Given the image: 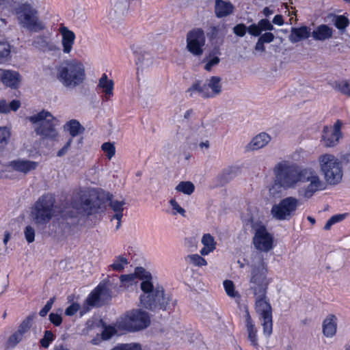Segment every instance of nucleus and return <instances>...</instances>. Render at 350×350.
Instances as JSON below:
<instances>
[{
  "instance_id": "f257e3e1",
  "label": "nucleus",
  "mask_w": 350,
  "mask_h": 350,
  "mask_svg": "<svg viewBox=\"0 0 350 350\" xmlns=\"http://www.w3.org/2000/svg\"><path fill=\"white\" fill-rule=\"evenodd\" d=\"M275 183L284 189H295L299 183H308L302 188L301 196L309 199L325 189V183L311 167H301L295 163L284 160L273 168Z\"/></svg>"
},
{
  "instance_id": "f03ea898",
  "label": "nucleus",
  "mask_w": 350,
  "mask_h": 350,
  "mask_svg": "<svg viewBox=\"0 0 350 350\" xmlns=\"http://www.w3.org/2000/svg\"><path fill=\"white\" fill-rule=\"evenodd\" d=\"M112 198L113 195L108 191L102 189H88L82 191L80 193L79 202L74 201L72 204L80 213L91 215L104 211L105 204L109 202L110 208L115 213L112 219H122L125 202L124 200H113Z\"/></svg>"
},
{
  "instance_id": "7ed1b4c3",
  "label": "nucleus",
  "mask_w": 350,
  "mask_h": 350,
  "mask_svg": "<svg viewBox=\"0 0 350 350\" xmlns=\"http://www.w3.org/2000/svg\"><path fill=\"white\" fill-rule=\"evenodd\" d=\"M135 275L143 280L140 286L144 294L140 296V302L145 308L150 310H167L174 306L170 296L165 293L162 286L154 287L150 273L143 267H137Z\"/></svg>"
},
{
  "instance_id": "20e7f679",
  "label": "nucleus",
  "mask_w": 350,
  "mask_h": 350,
  "mask_svg": "<svg viewBox=\"0 0 350 350\" xmlns=\"http://www.w3.org/2000/svg\"><path fill=\"white\" fill-rule=\"evenodd\" d=\"M247 265L250 268L249 290L252 293L268 291L271 280L267 278L268 266L263 256L260 254H252Z\"/></svg>"
},
{
  "instance_id": "39448f33",
  "label": "nucleus",
  "mask_w": 350,
  "mask_h": 350,
  "mask_svg": "<svg viewBox=\"0 0 350 350\" xmlns=\"http://www.w3.org/2000/svg\"><path fill=\"white\" fill-rule=\"evenodd\" d=\"M56 77L64 87L74 88L84 81L85 68L76 59L66 61L57 68Z\"/></svg>"
},
{
  "instance_id": "423d86ee",
  "label": "nucleus",
  "mask_w": 350,
  "mask_h": 350,
  "mask_svg": "<svg viewBox=\"0 0 350 350\" xmlns=\"http://www.w3.org/2000/svg\"><path fill=\"white\" fill-rule=\"evenodd\" d=\"M254 297V308L261 320L263 334L269 337L273 332L272 307L267 291L252 293Z\"/></svg>"
},
{
  "instance_id": "0eeeda50",
  "label": "nucleus",
  "mask_w": 350,
  "mask_h": 350,
  "mask_svg": "<svg viewBox=\"0 0 350 350\" xmlns=\"http://www.w3.org/2000/svg\"><path fill=\"white\" fill-rule=\"evenodd\" d=\"M27 120L33 124H37L35 132L42 138L54 139L57 133L55 129V121L56 118L48 111H41L27 117Z\"/></svg>"
},
{
  "instance_id": "6e6552de",
  "label": "nucleus",
  "mask_w": 350,
  "mask_h": 350,
  "mask_svg": "<svg viewBox=\"0 0 350 350\" xmlns=\"http://www.w3.org/2000/svg\"><path fill=\"white\" fill-rule=\"evenodd\" d=\"M18 23L31 32H40L46 25L38 16V12L29 3H24L16 10Z\"/></svg>"
},
{
  "instance_id": "1a4fd4ad",
  "label": "nucleus",
  "mask_w": 350,
  "mask_h": 350,
  "mask_svg": "<svg viewBox=\"0 0 350 350\" xmlns=\"http://www.w3.org/2000/svg\"><path fill=\"white\" fill-rule=\"evenodd\" d=\"M250 221L254 234L252 243L254 248L261 252H269L274 247L273 234L268 231L266 226L261 221L252 218Z\"/></svg>"
},
{
  "instance_id": "9d476101",
  "label": "nucleus",
  "mask_w": 350,
  "mask_h": 350,
  "mask_svg": "<svg viewBox=\"0 0 350 350\" xmlns=\"http://www.w3.org/2000/svg\"><path fill=\"white\" fill-rule=\"evenodd\" d=\"M150 322L148 312L142 310H134L118 319L116 327L120 330L136 332L146 328Z\"/></svg>"
},
{
  "instance_id": "9b49d317",
  "label": "nucleus",
  "mask_w": 350,
  "mask_h": 350,
  "mask_svg": "<svg viewBox=\"0 0 350 350\" xmlns=\"http://www.w3.org/2000/svg\"><path fill=\"white\" fill-rule=\"evenodd\" d=\"M55 197L51 193L41 196L34 204L31 215L37 224H46L53 217Z\"/></svg>"
},
{
  "instance_id": "f8f14e48",
  "label": "nucleus",
  "mask_w": 350,
  "mask_h": 350,
  "mask_svg": "<svg viewBox=\"0 0 350 350\" xmlns=\"http://www.w3.org/2000/svg\"><path fill=\"white\" fill-rule=\"evenodd\" d=\"M321 170L326 181L331 185L338 183L342 177V164L338 159L330 154L319 157Z\"/></svg>"
},
{
  "instance_id": "ddd939ff",
  "label": "nucleus",
  "mask_w": 350,
  "mask_h": 350,
  "mask_svg": "<svg viewBox=\"0 0 350 350\" xmlns=\"http://www.w3.org/2000/svg\"><path fill=\"white\" fill-rule=\"evenodd\" d=\"M221 92V79L217 76L211 77L203 84L200 81H197L187 91L190 97H193L194 94L198 92L204 98H214Z\"/></svg>"
},
{
  "instance_id": "4468645a",
  "label": "nucleus",
  "mask_w": 350,
  "mask_h": 350,
  "mask_svg": "<svg viewBox=\"0 0 350 350\" xmlns=\"http://www.w3.org/2000/svg\"><path fill=\"white\" fill-rule=\"evenodd\" d=\"M299 205V200L296 198L286 197L278 204L273 205L271 214L277 220H289L295 215Z\"/></svg>"
},
{
  "instance_id": "2eb2a0df",
  "label": "nucleus",
  "mask_w": 350,
  "mask_h": 350,
  "mask_svg": "<svg viewBox=\"0 0 350 350\" xmlns=\"http://www.w3.org/2000/svg\"><path fill=\"white\" fill-rule=\"evenodd\" d=\"M187 49L194 56H200L204 51L206 38L201 28H194L187 34Z\"/></svg>"
},
{
  "instance_id": "dca6fc26",
  "label": "nucleus",
  "mask_w": 350,
  "mask_h": 350,
  "mask_svg": "<svg viewBox=\"0 0 350 350\" xmlns=\"http://www.w3.org/2000/svg\"><path fill=\"white\" fill-rule=\"evenodd\" d=\"M342 123L337 120L333 127L325 126L323 130L322 141L327 147H333L336 146L342 137L341 126Z\"/></svg>"
},
{
  "instance_id": "f3484780",
  "label": "nucleus",
  "mask_w": 350,
  "mask_h": 350,
  "mask_svg": "<svg viewBox=\"0 0 350 350\" xmlns=\"http://www.w3.org/2000/svg\"><path fill=\"white\" fill-rule=\"evenodd\" d=\"M109 290L105 283L100 282L88 296L86 303L94 307L101 305V298L109 295Z\"/></svg>"
},
{
  "instance_id": "a211bd4d",
  "label": "nucleus",
  "mask_w": 350,
  "mask_h": 350,
  "mask_svg": "<svg viewBox=\"0 0 350 350\" xmlns=\"http://www.w3.org/2000/svg\"><path fill=\"white\" fill-rule=\"evenodd\" d=\"M32 45L38 50L43 52H55L58 47L51 40V34L40 35L33 38Z\"/></svg>"
},
{
  "instance_id": "6ab92c4d",
  "label": "nucleus",
  "mask_w": 350,
  "mask_h": 350,
  "mask_svg": "<svg viewBox=\"0 0 350 350\" xmlns=\"http://www.w3.org/2000/svg\"><path fill=\"white\" fill-rule=\"evenodd\" d=\"M8 166L16 172L27 174L35 170L38 166V163L24 159H18L10 161Z\"/></svg>"
},
{
  "instance_id": "aec40b11",
  "label": "nucleus",
  "mask_w": 350,
  "mask_h": 350,
  "mask_svg": "<svg viewBox=\"0 0 350 350\" xmlns=\"http://www.w3.org/2000/svg\"><path fill=\"white\" fill-rule=\"evenodd\" d=\"M0 81L5 86L16 89L21 81V75L15 70L0 68Z\"/></svg>"
},
{
  "instance_id": "412c9836",
  "label": "nucleus",
  "mask_w": 350,
  "mask_h": 350,
  "mask_svg": "<svg viewBox=\"0 0 350 350\" xmlns=\"http://www.w3.org/2000/svg\"><path fill=\"white\" fill-rule=\"evenodd\" d=\"M59 31L62 36V44L63 52L68 54L72 49L75 40V34L72 31L68 29L65 26L60 27Z\"/></svg>"
},
{
  "instance_id": "4be33fe9",
  "label": "nucleus",
  "mask_w": 350,
  "mask_h": 350,
  "mask_svg": "<svg viewBox=\"0 0 350 350\" xmlns=\"http://www.w3.org/2000/svg\"><path fill=\"white\" fill-rule=\"evenodd\" d=\"M131 49L135 55L136 64L139 67H148L152 64V57L150 53L135 45Z\"/></svg>"
},
{
  "instance_id": "5701e85b",
  "label": "nucleus",
  "mask_w": 350,
  "mask_h": 350,
  "mask_svg": "<svg viewBox=\"0 0 350 350\" xmlns=\"http://www.w3.org/2000/svg\"><path fill=\"white\" fill-rule=\"evenodd\" d=\"M310 30L309 27L305 25L299 27H292L288 36V40L294 44L306 40L311 36Z\"/></svg>"
},
{
  "instance_id": "b1692460",
  "label": "nucleus",
  "mask_w": 350,
  "mask_h": 350,
  "mask_svg": "<svg viewBox=\"0 0 350 350\" xmlns=\"http://www.w3.org/2000/svg\"><path fill=\"white\" fill-rule=\"evenodd\" d=\"M322 331L327 338L334 337L337 331V318L334 314H329L323 321Z\"/></svg>"
},
{
  "instance_id": "393cba45",
  "label": "nucleus",
  "mask_w": 350,
  "mask_h": 350,
  "mask_svg": "<svg viewBox=\"0 0 350 350\" xmlns=\"http://www.w3.org/2000/svg\"><path fill=\"white\" fill-rule=\"evenodd\" d=\"M234 5L230 1L216 0L215 4V16L220 18L228 16L233 13Z\"/></svg>"
},
{
  "instance_id": "a878e982",
  "label": "nucleus",
  "mask_w": 350,
  "mask_h": 350,
  "mask_svg": "<svg viewBox=\"0 0 350 350\" xmlns=\"http://www.w3.org/2000/svg\"><path fill=\"white\" fill-rule=\"evenodd\" d=\"M311 36L314 40L325 41L332 37L333 29L327 25H320L311 32Z\"/></svg>"
},
{
  "instance_id": "bb28decb",
  "label": "nucleus",
  "mask_w": 350,
  "mask_h": 350,
  "mask_svg": "<svg viewBox=\"0 0 350 350\" xmlns=\"http://www.w3.org/2000/svg\"><path fill=\"white\" fill-rule=\"evenodd\" d=\"M245 325L248 332V339L251 345L256 348L258 347V330L248 311L246 312L245 314Z\"/></svg>"
},
{
  "instance_id": "cd10ccee",
  "label": "nucleus",
  "mask_w": 350,
  "mask_h": 350,
  "mask_svg": "<svg viewBox=\"0 0 350 350\" xmlns=\"http://www.w3.org/2000/svg\"><path fill=\"white\" fill-rule=\"evenodd\" d=\"M271 140L270 136L266 133H260L254 137L247 146L248 150H256L265 147Z\"/></svg>"
},
{
  "instance_id": "c85d7f7f",
  "label": "nucleus",
  "mask_w": 350,
  "mask_h": 350,
  "mask_svg": "<svg viewBox=\"0 0 350 350\" xmlns=\"http://www.w3.org/2000/svg\"><path fill=\"white\" fill-rule=\"evenodd\" d=\"M113 81L108 79L107 75L104 73L99 79L98 87L103 90L104 99L108 100L113 96Z\"/></svg>"
},
{
  "instance_id": "c756f323",
  "label": "nucleus",
  "mask_w": 350,
  "mask_h": 350,
  "mask_svg": "<svg viewBox=\"0 0 350 350\" xmlns=\"http://www.w3.org/2000/svg\"><path fill=\"white\" fill-rule=\"evenodd\" d=\"M202 243L204 247L200 250L202 256H206L213 252L216 247V242L214 237L211 234H204L202 238Z\"/></svg>"
},
{
  "instance_id": "7c9ffc66",
  "label": "nucleus",
  "mask_w": 350,
  "mask_h": 350,
  "mask_svg": "<svg viewBox=\"0 0 350 350\" xmlns=\"http://www.w3.org/2000/svg\"><path fill=\"white\" fill-rule=\"evenodd\" d=\"M64 130L68 131L72 137H75L83 133L85 129L80 122L75 119L70 120L64 126Z\"/></svg>"
},
{
  "instance_id": "2f4dec72",
  "label": "nucleus",
  "mask_w": 350,
  "mask_h": 350,
  "mask_svg": "<svg viewBox=\"0 0 350 350\" xmlns=\"http://www.w3.org/2000/svg\"><path fill=\"white\" fill-rule=\"evenodd\" d=\"M223 285L227 295L230 298L234 299L235 301L237 304H239L241 297L240 293L235 290L233 282L229 280H226L224 281Z\"/></svg>"
},
{
  "instance_id": "473e14b6",
  "label": "nucleus",
  "mask_w": 350,
  "mask_h": 350,
  "mask_svg": "<svg viewBox=\"0 0 350 350\" xmlns=\"http://www.w3.org/2000/svg\"><path fill=\"white\" fill-rule=\"evenodd\" d=\"M239 172V168L235 166H229L225 168L220 175L221 182L226 183L237 176Z\"/></svg>"
},
{
  "instance_id": "72a5a7b5",
  "label": "nucleus",
  "mask_w": 350,
  "mask_h": 350,
  "mask_svg": "<svg viewBox=\"0 0 350 350\" xmlns=\"http://www.w3.org/2000/svg\"><path fill=\"white\" fill-rule=\"evenodd\" d=\"M176 190L186 195H191L195 190L194 185L190 181H181L176 187Z\"/></svg>"
},
{
  "instance_id": "f704fd0d",
  "label": "nucleus",
  "mask_w": 350,
  "mask_h": 350,
  "mask_svg": "<svg viewBox=\"0 0 350 350\" xmlns=\"http://www.w3.org/2000/svg\"><path fill=\"white\" fill-rule=\"evenodd\" d=\"M128 264V260L125 257L123 256H118L109 267L113 271L120 272L122 271Z\"/></svg>"
},
{
  "instance_id": "c9c22d12",
  "label": "nucleus",
  "mask_w": 350,
  "mask_h": 350,
  "mask_svg": "<svg viewBox=\"0 0 350 350\" xmlns=\"http://www.w3.org/2000/svg\"><path fill=\"white\" fill-rule=\"evenodd\" d=\"M333 88L343 94L350 96V82L347 80L335 81Z\"/></svg>"
},
{
  "instance_id": "e433bc0d",
  "label": "nucleus",
  "mask_w": 350,
  "mask_h": 350,
  "mask_svg": "<svg viewBox=\"0 0 350 350\" xmlns=\"http://www.w3.org/2000/svg\"><path fill=\"white\" fill-rule=\"evenodd\" d=\"M334 23L337 29L341 31H344L349 24V20L343 15H335Z\"/></svg>"
},
{
  "instance_id": "4c0bfd02",
  "label": "nucleus",
  "mask_w": 350,
  "mask_h": 350,
  "mask_svg": "<svg viewBox=\"0 0 350 350\" xmlns=\"http://www.w3.org/2000/svg\"><path fill=\"white\" fill-rule=\"evenodd\" d=\"M34 316L29 315L20 324L18 328V331L21 333L23 336L27 333L31 329L33 321Z\"/></svg>"
},
{
  "instance_id": "58836bf2",
  "label": "nucleus",
  "mask_w": 350,
  "mask_h": 350,
  "mask_svg": "<svg viewBox=\"0 0 350 350\" xmlns=\"http://www.w3.org/2000/svg\"><path fill=\"white\" fill-rule=\"evenodd\" d=\"M10 131L5 126H0V149L3 148L8 143Z\"/></svg>"
},
{
  "instance_id": "ea45409f",
  "label": "nucleus",
  "mask_w": 350,
  "mask_h": 350,
  "mask_svg": "<svg viewBox=\"0 0 350 350\" xmlns=\"http://www.w3.org/2000/svg\"><path fill=\"white\" fill-rule=\"evenodd\" d=\"M187 259L190 263L195 266L202 267L207 264L206 260L199 254H191L187 256Z\"/></svg>"
},
{
  "instance_id": "a19ab883",
  "label": "nucleus",
  "mask_w": 350,
  "mask_h": 350,
  "mask_svg": "<svg viewBox=\"0 0 350 350\" xmlns=\"http://www.w3.org/2000/svg\"><path fill=\"white\" fill-rule=\"evenodd\" d=\"M55 338V336L51 331L46 330L43 338L40 340V345L44 348H48Z\"/></svg>"
},
{
  "instance_id": "79ce46f5",
  "label": "nucleus",
  "mask_w": 350,
  "mask_h": 350,
  "mask_svg": "<svg viewBox=\"0 0 350 350\" xmlns=\"http://www.w3.org/2000/svg\"><path fill=\"white\" fill-rule=\"evenodd\" d=\"M116 334L117 329L116 327L111 325H105L104 329L101 333L102 339L103 340H109Z\"/></svg>"
},
{
  "instance_id": "37998d69",
  "label": "nucleus",
  "mask_w": 350,
  "mask_h": 350,
  "mask_svg": "<svg viewBox=\"0 0 350 350\" xmlns=\"http://www.w3.org/2000/svg\"><path fill=\"white\" fill-rule=\"evenodd\" d=\"M102 150L106 153V155L109 159H111L116 153V148L113 144L110 142H105L101 146Z\"/></svg>"
},
{
  "instance_id": "c03bdc74",
  "label": "nucleus",
  "mask_w": 350,
  "mask_h": 350,
  "mask_svg": "<svg viewBox=\"0 0 350 350\" xmlns=\"http://www.w3.org/2000/svg\"><path fill=\"white\" fill-rule=\"evenodd\" d=\"M220 31V25H211L208 29V31L206 32V36L210 41H213L218 37Z\"/></svg>"
},
{
  "instance_id": "a18cd8bd",
  "label": "nucleus",
  "mask_w": 350,
  "mask_h": 350,
  "mask_svg": "<svg viewBox=\"0 0 350 350\" xmlns=\"http://www.w3.org/2000/svg\"><path fill=\"white\" fill-rule=\"evenodd\" d=\"M23 337L24 336L17 330L9 337L8 344L14 347L23 340Z\"/></svg>"
},
{
  "instance_id": "49530a36",
  "label": "nucleus",
  "mask_w": 350,
  "mask_h": 350,
  "mask_svg": "<svg viewBox=\"0 0 350 350\" xmlns=\"http://www.w3.org/2000/svg\"><path fill=\"white\" fill-rule=\"evenodd\" d=\"M24 234L28 243H33L35 240V230L31 226H27L24 230Z\"/></svg>"
},
{
  "instance_id": "de8ad7c7",
  "label": "nucleus",
  "mask_w": 350,
  "mask_h": 350,
  "mask_svg": "<svg viewBox=\"0 0 350 350\" xmlns=\"http://www.w3.org/2000/svg\"><path fill=\"white\" fill-rule=\"evenodd\" d=\"M258 25L260 29L261 32L263 31H272L274 29L273 25L268 19L266 18L260 20L258 23Z\"/></svg>"
},
{
  "instance_id": "09e8293b",
  "label": "nucleus",
  "mask_w": 350,
  "mask_h": 350,
  "mask_svg": "<svg viewBox=\"0 0 350 350\" xmlns=\"http://www.w3.org/2000/svg\"><path fill=\"white\" fill-rule=\"evenodd\" d=\"M55 300V297H51L50 298L46 304L44 305V306L40 310L39 314L40 316L44 317H45L47 313L51 310L52 308L53 304H54V301Z\"/></svg>"
},
{
  "instance_id": "8fccbe9b",
  "label": "nucleus",
  "mask_w": 350,
  "mask_h": 350,
  "mask_svg": "<svg viewBox=\"0 0 350 350\" xmlns=\"http://www.w3.org/2000/svg\"><path fill=\"white\" fill-rule=\"evenodd\" d=\"M169 202L171 206L172 207V209L174 211L173 215H176L177 213H179L180 215L185 216V209L178 204V203L176 201L175 199H171Z\"/></svg>"
},
{
  "instance_id": "3c124183",
  "label": "nucleus",
  "mask_w": 350,
  "mask_h": 350,
  "mask_svg": "<svg viewBox=\"0 0 350 350\" xmlns=\"http://www.w3.org/2000/svg\"><path fill=\"white\" fill-rule=\"evenodd\" d=\"M233 32L239 37H243L247 32V27L243 23H239L233 27Z\"/></svg>"
},
{
  "instance_id": "603ef678",
  "label": "nucleus",
  "mask_w": 350,
  "mask_h": 350,
  "mask_svg": "<svg viewBox=\"0 0 350 350\" xmlns=\"http://www.w3.org/2000/svg\"><path fill=\"white\" fill-rule=\"evenodd\" d=\"M80 308L78 303L74 302L65 310V314L69 317L73 316L80 310Z\"/></svg>"
},
{
  "instance_id": "864d4df0",
  "label": "nucleus",
  "mask_w": 350,
  "mask_h": 350,
  "mask_svg": "<svg viewBox=\"0 0 350 350\" xmlns=\"http://www.w3.org/2000/svg\"><path fill=\"white\" fill-rule=\"evenodd\" d=\"M219 62L220 59L217 56L211 57L210 55V59L206 63L204 69L207 71H211L212 68L215 66H217Z\"/></svg>"
},
{
  "instance_id": "5fc2aeb1",
  "label": "nucleus",
  "mask_w": 350,
  "mask_h": 350,
  "mask_svg": "<svg viewBox=\"0 0 350 350\" xmlns=\"http://www.w3.org/2000/svg\"><path fill=\"white\" fill-rule=\"evenodd\" d=\"M50 322L55 326H59L62 323V318L61 314L57 313L51 312L49 316Z\"/></svg>"
},
{
  "instance_id": "6e6d98bb",
  "label": "nucleus",
  "mask_w": 350,
  "mask_h": 350,
  "mask_svg": "<svg viewBox=\"0 0 350 350\" xmlns=\"http://www.w3.org/2000/svg\"><path fill=\"white\" fill-rule=\"evenodd\" d=\"M247 31L252 36H260L261 34L260 29L259 28V26L256 23H253L250 25L248 27H247Z\"/></svg>"
},
{
  "instance_id": "4d7b16f0",
  "label": "nucleus",
  "mask_w": 350,
  "mask_h": 350,
  "mask_svg": "<svg viewBox=\"0 0 350 350\" xmlns=\"http://www.w3.org/2000/svg\"><path fill=\"white\" fill-rule=\"evenodd\" d=\"M135 279V274L122 275L120 277L121 284L124 286L131 284L134 282Z\"/></svg>"
},
{
  "instance_id": "13d9d810",
  "label": "nucleus",
  "mask_w": 350,
  "mask_h": 350,
  "mask_svg": "<svg viewBox=\"0 0 350 350\" xmlns=\"http://www.w3.org/2000/svg\"><path fill=\"white\" fill-rule=\"evenodd\" d=\"M10 50L9 49H3L0 50V64H5L9 59Z\"/></svg>"
},
{
  "instance_id": "bf43d9fd",
  "label": "nucleus",
  "mask_w": 350,
  "mask_h": 350,
  "mask_svg": "<svg viewBox=\"0 0 350 350\" xmlns=\"http://www.w3.org/2000/svg\"><path fill=\"white\" fill-rule=\"evenodd\" d=\"M275 36L271 32H265L263 34H260L259 39L265 43H270L274 40Z\"/></svg>"
},
{
  "instance_id": "052dcab7",
  "label": "nucleus",
  "mask_w": 350,
  "mask_h": 350,
  "mask_svg": "<svg viewBox=\"0 0 350 350\" xmlns=\"http://www.w3.org/2000/svg\"><path fill=\"white\" fill-rule=\"evenodd\" d=\"M72 142V139L71 137L67 141V142L64 145V146L60 150H58V152H57V156L59 157L64 156L68 150Z\"/></svg>"
},
{
  "instance_id": "680f3d73",
  "label": "nucleus",
  "mask_w": 350,
  "mask_h": 350,
  "mask_svg": "<svg viewBox=\"0 0 350 350\" xmlns=\"http://www.w3.org/2000/svg\"><path fill=\"white\" fill-rule=\"evenodd\" d=\"M94 306H89L88 304V303H86V300L85 301L82 308L81 310H79V314H80V317H83V315H85L86 313H88L92 308H93Z\"/></svg>"
},
{
  "instance_id": "e2e57ef3",
  "label": "nucleus",
  "mask_w": 350,
  "mask_h": 350,
  "mask_svg": "<svg viewBox=\"0 0 350 350\" xmlns=\"http://www.w3.org/2000/svg\"><path fill=\"white\" fill-rule=\"evenodd\" d=\"M10 111L12 110L14 111H17L21 107V102L18 100H13L8 105Z\"/></svg>"
},
{
  "instance_id": "0e129e2a",
  "label": "nucleus",
  "mask_w": 350,
  "mask_h": 350,
  "mask_svg": "<svg viewBox=\"0 0 350 350\" xmlns=\"http://www.w3.org/2000/svg\"><path fill=\"white\" fill-rule=\"evenodd\" d=\"M10 112L8 104L5 100H0V113H6Z\"/></svg>"
},
{
  "instance_id": "69168bd1",
  "label": "nucleus",
  "mask_w": 350,
  "mask_h": 350,
  "mask_svg": "<svg viewBox=\"0 0 350 350\" xmlns=\"http://www.w3.org/2000/svg\"><path fill=\"white\" fill-rule=\"evenodd\" d=\"M265 44V42H263L261 40L258 38L255 45V50L260 52H264L265 51V47L264 45Z\"/></svg>"
},
{
  "instance_id": "338daca9",
  "label": "nucleus",
  "mask_w": 350,
  "mask_h": 350,
  "mask_svg": "<svg viewBox=\"0 0 350 350\" xmlns=\"http://www.w3.org/2000/svg\"><path fill=\"white\" fill-rule=\"evenodd\" d=\"M273 23L277 25H282L284 24L283 17L280 14H277L273 19Z\"/></svg>"
},
{
  "instance_id": "774afa93",
  "label": "nucleus",
  "mask_w": 350,
  "mask_h": 350,
  "mask_svg": "<svg viewBox=\"0 0 350 350\" xmlns=\"http://www.w3.org/2000/svg\"><path fill=\"white\" fill-rule=\"evenodd\" d=\"M345 217V214H338V215H334L331 217V219L334 221V224H336L338 222L341 221L343 220Z\"/></svg>"
}]
</instances>
